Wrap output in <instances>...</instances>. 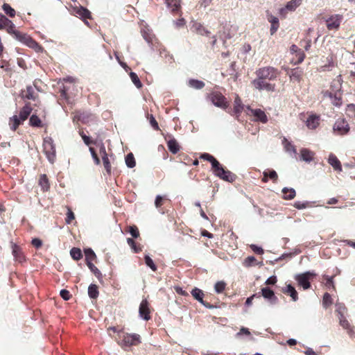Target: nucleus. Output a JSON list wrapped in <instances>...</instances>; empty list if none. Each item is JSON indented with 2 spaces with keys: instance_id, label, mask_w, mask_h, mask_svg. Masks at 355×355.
<instances>
[{
  "instance_id": "f8f14e48",
  "label": "nucleus",
  "mask_w": 355,
  "mask_h": 355,
  "mask_svg": "<svg viewBox=\"0 0 355 355\" xmlns=\"http://www.w3.org/2000/svg\"><path fill=\"white\" fill-rule=\"evenodd\" d=\"M343 17L339 15H336L329 17L327 21V27L329 30L337 29L341 23Z\"/></svg>"
},
{
  "instance_id": "b1692460",
  "label": "nucleus",
  "mask_w": 355,
  "mask_h": 355,
  "mask_svg": "<svg viewBox=\"0 0 355 355\" xmlns=\"http://www.w3.org/2000/svg\"><path fill=\"white\" fill-rule=\"evenodd\" d=\"M282 144L284 145V149L287 153H290L291 155H293L295 157L296 156V148L291 141H288L287 139L284 137L282 140Z\"/></svg>"
},
{
  "instance_id": "f3484780",
  "label": "nucleus",
  "mask_w": 355,
  "mask_h": 355,
  "mask_svg": "<svg viewBox=\"0 0 355 355\" xmlns=\"http://www.w3.org/2000/svg\"><path fill=\"white\" fill-rule=\"evenodd\" d=\"M248 109L250 110L252 114L255 117V120L257 121L261 122L263 123H266L268 121V117L264 111L261 109H250V107H248Z\"/></svg>"
},
{
  "instance_id": "1a4fd4ad",
  "label": "nucleus",
  "mask_w": 355,
  "mask_h": 355,
  "mask_svg": "<svg viewBox=\"0 0 355 355\" xmlns=\"http://www.w3.org/2000/svg\"><path fill=\"white\" fill-rule=\"evenodd\" d=\"M260 296L267 300L271 304H276L278 302V298L275 292L269 287H263L261 289Z\"/></svg>"
},
{
  "instance_id": "473e14b6",
  "label": "nucleus",
  "mask_w": 355,
  "mask_h": 355,
  "mask_svg": "<svg viewBox=\"0 0 355 355\" xmlns=\"http://www.w3.org/2000/svg\"><path fill=\"white\" fill-rule=\"evenodd\" d=\"M125 164L128 168H132L136 165L135 157L132 153H129L125 157Z\"/></svg>"
},
{
  "instance_id": "49530a36",
  "label": "nucleus",
  "mask_w": 355,
  "mask_h": 355,
  "mask_svg": "<svg viewBox=\"0 0 355 355\" xmlns=\"http://www.w3.org/2000/svg\"><path fill=\"white\" fill-rule=\"evenodd\" d=\"M332 304V298L329 293H325L322 298V305L324 308H327Z\"/></svg>"
},
{
  "instance_id": "c85d7f7f",
  "label": "nucleus",
  "mask_w": 355,
  "mask_h": 355,
  "mask_svg": "<svg viewBox=\"0 0 355 355\" xmlns=\"http://www.w3.org/2000/svg\"><path fill=\"white\" fill-rule=\"evenodd\" d=\"M87 292H88V295L89 297V298H91L92 300H95L98 297V295H99L98 288L97 285H96L94 284H91L88 286Z\"/></svg>"
},
{
  "instance_id": "72a5a7b5",
  "label": "nucleus",
  "mask_w": 355,
  "mask_h": 355,
  "mask_svg": "<svg viewBox=\"0 0 355 355\" xmlns=\"http://www.w3.org/2000/svg\"><path fill=\"white\" fill-rule=\"evenodd\" d=\"M39 184L40 185L43 191H47L49 189L50 185L46 175L42 174L40 175L39 180Z\"/></svg>"
},
{
  "instance_id": "f03ea898",
  "label": "nucleus",
  "mask_w": 355,
  "mask_h": 355,
  "mask_svg": "<svg viewBox=\"0 0 355 355\" xmlns=\"http://www.w3.org/2000/svg\"><path fill=\"white\" fill-rule=\"evenodd\" d=\"M315 277L316 273L314 271L309 270L295 275V279L298 286L303 288L304 290H307L311 287L310 280Z\"/></svg>"
},
{
  "instance_id": "0eeeda50",
  "label": "nucleus",
  "mask_w": 355,
  "mask_h": 355,
  "mask_svg": "<svg viewBox=\"0 0 355 355\" xmlns=\"http://www.w3.org/2000/svg\"><path fill=\"white\" fill-rule=\"evenodd\" d=\"M141 343L140 336L137 334H126L121 340V345L130 347L137 345Z\"/></svg>"
},
{
  "instance_id": "dca6fc26",
  "label": "nucleus",
  "mask_w": 355,
  "mask_h": 355,
  "mask_svg": "<svg viewBox=\"0 0 355 355\" xmlns=\"http://www.w3.org/2000/svg\"><path fill=\"white\" fill-rule=\"evenodd\" d=\"M12 254L15 261L22 263L25 261V257L22 252L21 248L16 243H12Z\"/></svg>"
},
{
  "instance_id": "9d476101",
  "label": "nucleus",
  "mask_w": 355,
  "mask_h": 355,
  "mask_svg": "<svg viewBox=\"0 0 355 355\" xmlns=\"http://www.w3.org/2000/svg\"><path fill=\"white\" fill-rule=\"evenodd\" d=\"M139 317L144 320H149L150 319V309L148 307V302L147 300H143L139 308Z\"/></svg>"
},
{
  "instance_id": "f257e3e1",
  "label": "nucleus",
  "mask_w": 355,
  "mask_h": 355,
  "mask_svg": "<svg viewBox=\"0 0 355 355\" xmlns=\"http://www.w3.org/2000/svg\"><path fill=\"white\" fill-rule=\"evenodd\" d=\"M212 173L217 178L227 182H233L236 179V175L229 170H226L223 165L218 162L215 166L211 168Z\"/></svg>"
},
{
  "instance_id": "ddd939ff",
  "label": "nucleus",
  "mask_w": 355,
  "mask_h": 355,
  "mask_svg": "<svg viewBox=\"0 0 355 355\" xmlns=\"http://www.w3.org/2000/svg\"><path fill=\"white\" fill-rule=\"evenodd\" d=\"M190 26L191 31L196 33L197 34L209 36L211 33L209 31L206 29L200 23L197 21H191Z\"/></svg>"
},
{
  "instance_id": "c9c22d12",
  "label": "nucleus",
  "mask_w": 355,
  "mask_h": 355,
  "mask_svg": "<svg viewBox=\"0 0 355 355\" xmlns=\"http://www.w3.org/2000/svg\"><path fill=\"white\" fill-rule=\"evenodd\" d=\"M243 109V105L239 97H236L234 100V113L239 115Z\"/></svg>"
},
{
  "instance_id": "c03bdc74",
  "label": "nucleus",
  "mask_w": 355,
  "mask_h": 355,
  "mask_svg": "<svg viewBox=\"0 0 355 355\" xmlns=\"http://www.w3.org/2000/svg\"><path fill=\"white\" fill-rule=\"evenodd\" d=\"M145 264L149 267L153 271H156L157 268L153 260L149 256V254H145L144 256Z\"/></svg>"
},
{
  "instance_id": "f704fd0d",
  "label": "nucleus",
  "mask_w": 355,
  "mask_h": 355,
  "mask_svg": "<svg viewBox=\"0 0 355 355\" xmlns=\"http://www.w3.org/2000/svg\"><path fill=\"white\" fill-rule=\"evenodd\" d=\"M200 157L204 160L209 162L211 165V168L215 166V164L219 162L213 155L207 153H202Z\"/></svg>"
},
{
  "instance_id": "5701e85b",
  "label": "nucleus",
  "mask_w": 355,
  "mask_h": 355,
  "mask_svg": "<svg viewBox=\"0 0 355 355\" xmlns=\"http://www.w3.org/2000/svg\"><path fill=\"white\" fill-rule=\"evenodd\" d=\"M167 146L168 150L174 155L178 153L180 150V145L177 140L173 137L167 141Z\"/></svg>"
},
{
  "instance_id": "39448f33",
  "label": "nucleus",
  "mask_w": 355,
  "mask_h": 355,
  "mask_svg": "<svg viewBox=\"0 0 355 355\" xmlns=\"http://www.w3.org/2000/svg\"><path fill=\"white\" fill-rule=\"evenodd\" d=\"M209 100L216 107L223 109H225L227 107L225 97L220 92H212L210 94Z\"/></svg>"
},
{
  "instance_id": "13d9d810",
  "label": "nucleus",
  "mask_w": 355,
  "mask_h": 355,
  "mask_svg": "<svg viewBox=\"0 0 355 355\" xmlns=\"http://www.w3.org/2000/svg\"><path fill=\"white\" fill-rule=\"evenodd\" d=\"M148 119L151 127L155 130H159L158 123L157 122L153 114L148 115Z\"/></svg>"
},
{
  "instance_id": "a878e982",
  "label": "nucleus",
  "mask_w": 355,
  "mask_h": 355,
  "mask_svg": "<svg viewBox=\"0 0 355 355\" xmlns=\"http://www.w3.org/2000/svg\"><path fill=\"white\" fill-rule=\"evenodd\" d=\"M319 124V117L315 115L309 116L306 121V126L310 129H315Z\"/></svg>"
},
{
  "instance_id": "bf43d9fd",
  "label": "nucleus",
  "mask_w": 355,
  "mask_h": 355,
  "mask_svg": "<svg viewBox=\"0 0 355 355\" xmlns=\"http://www.w3.org/2000/svg\"><path fill=\"white\" fill-rule=\"evenodd\" d=\"M89 152L91 153V155L92 157V159H93L94 163L96 165L100 164V163H101L100 159H99L96 150H94V148L92 147H89Z\"/></svg>"
},
{
  "instance_id": "4be33fe9",
  "label": "nucleus",
  "mask_w": 355,
  "mask_h": 355,
  "mask_svg": "<svg viewBox=\"0 0 355 355\" xmlns=\"http://www.w3.org/2000/svg\"><path fill=\"white\" fill-rule=\"evenodd\" d=\"M328 163L336 170V171H342V166H341V163L339 161V159L337 158V157L333 154V153H331L329 155V158H328Z\"/></svg>"
},
{
  "instance_id": "7ed1b4c3",
  "label": "nucleus",
  "mask_w": 355,
  "mask_h": 355,
  "mask_svg": "<svg viewBox=\"0 0 355 355\" xmlns=\"http://www.w3.org/2000/svg\"><path fill=\"white\" fill-rule=\"evenodd\" d=\"M43 148L47 159L53 164L55 159V146L51 137L44 139Z\"/></svg>"
},
{
  "instance_id": "7c9ffc66",
  "label": "nucleus",
  "mask_w": 355,
  "mask_h": 355,
  "mask_svg": "<svg viewBox=\"0 0 355 355\" xmlns=\"http://www.w3.org/2000/svg\"><path fill=\"white\" fill-rule=\"evenodd\" d=\"M86 264L91 272H93L99 282H101L103 280V275L101 272L92 263V261H88Z\"/></svg>"
},
{
  "instance_id": "79ce46f5",
  "label": "nucleus",
  "mask_w": 355,
  "mask_h": 355,
  "mask_svg": "<svg viewBox=\"0 0 355 355\" xmlns=\"http://www.w3.org/2000/svg\"><path fill=\"white\" fill-rule=\"evenodd\" d=\"M263 176H268V178L271 179L273 182H277L278 175L277 172L273 169H268L263 171Z\"/></svg>"
},
{
  "instance_id": "4468645a",
  "label": "nucleus",
  "mask_w": 355,
  "mask_h": 355,
  "mask_svg": "<svg viewBox=\"0 0 355 355\" xmlns=\"http://www.w3.org/2000/svg\"><path fill=\"white\" fill-rule=\"evenodd\" d=\"M0 20L4 21V28L7 26V32L10 35H15L19 31L15 29V24L2 13H0Z\"/></svg>"
},
{
  "instance_id": "e433bc0d",
  "label": "nucleus",
  "mask_w": 355,
  "mask_h": 355,
  "mask_svg": "<svg viewBox=\"0 0 355 355\" xmlns=\"http://www.w3.org/2000/svg\"><path fill=\"white\" fill-rule=\"evenodd\" d=\"M129 75H130V78L132 82L135 85V87L137 89L141 88L143 85H142L139 76H137V74L133 71H130Z\"/></svg>"
},
{
  "instance_id": "393cba45",
  "label": "nucleus",
  "mask_w": 355,
  "mask_h": 355,
  "mask_svg": "<svg viewBox=\"0 0 355 355\" xmlns=\"http://www.w3.org/2000/svg\"><path fill=\"white\" fill-rule=\"evenodd\" d=\"M339 324L344 329L347 330V334L350 336H352L355 334L353 327L350 325L346 318H340L339 320Z\"/></svg>"
},
{
  "instance_id": "8fccbe9b",
  "label": "nucleus",
  "mask_w": 355,
  "mask_h": 355,
  "mask_svg": "<svg viewBox=\"0 0 355 355\" xmlns=\"http://www.w3.org/2000/svg\"><path fill=\"white\" fill-rule=\"evenodd\" d=\"M28 46L29 48L34 49L37 53L42 52L44 50L43 47L41 45H40L36 41H35L33 39Z\"/></svg>"
},
{
  "instance_id": "603ef678",
  "label": "nucleus",
  "mask_w": 355,
  "mask_h": 355,
  "mask_svg": "<svg viewBox=\"0 0 355 355\" xmlns=\"http://www.w3.org/2000/svg\"><path fill=\"white\" fill-rule=\"evenodd\" d=\"M225 283L223 281L218 282L214 285L215 292L217 293H222L225 288Z\"/></svg>"
},
{
  "instance_id": "0e129e2a",
  "label": "nucleus",
  "mask_w": 355,
  "mask_h": 355,
  "mask_svg": "<svg viewBox=\"0 0 355 355\" xmlns=\"http://www.w3.org/2000/svg\"><path fill=\"white\" fill-rule=\"evenodd\" d=\"M251 250L257 254H263V250L261 247L258 246L255 244H251L250 245Z\"/></svg>"
},
{
  "instance_id": "de8ad7c7",
  "label": "nucleus",
  "mask_w": 355,
  "mask_h": 355,
  "mask_svg": "<svg viewBox=\"0 0 355 355\" xmlns=\"http://www.w3.org/2000/svg\"><path fill=\"white\" fill-rule=\"evenodd\" d=\"M10 121H13L12 124H10V129L15 131L21 123V119L17 115H14L10 118Z\"/></svg>"
},
{
  "instance_id": "4c0bfd02",
  "label": "nucleus",
  "mask_w": 355,
  "mask_h": 355,
  "mask_svg": "<svg viewBox=\"0 0 355 355\" xmlns=\"http://www.w3.org/2000/svg\"><path fill=\"white\" fill-rule=\"evenodd\" d=\"M340 88L338 89L337 92H336L334 93V96L333 97V98H331V103L335 105L336 107H340L342 105V98H341V94H338V92H340Z\"/></svg>"
},
{
  "instance_id": "a211bd4d",
  "label": "nucleus",
  "mask_w": 355,
  "mask_h": 355,
  "mask_svg": "<svg viewBox=\"0 0 355 355\" xmlns=\"http://www.w3.org/2000/svg\"><path fill=\"white\" fill-rule=\"evenodd\" d=\"M282 292L291 296L293 302L298 300V293L295 288L291 284H288L285 287L282 288Z\"/></svg>"
},
{
  "instance_id": "3c124183",
  "label": "nucleus",
  "mask_w": 355,
  "mask_h": 355,
  "mask_svg": "<svg viewBox=\"0 0 355 355\" xmlns=\"http://www.w3.org/2000/svg\"><path fill=\"white\" fill-rule=\"evenodd\" d=\"M324 278L326 280L325 286L328 288H335L334 282V276L324 275Z\"/></svg>"
},
{
  "instance_id": "2eb2a0df",
  "label": "nucleus",
  "mask_w": 355,
  "mask_h": 355,
  "mask_svg": "<svg viewBox=\"0 0 355 355\" xmlns=\"http://www.w3.org/2000/svg\"><path fill=\"white\" fill-rule=\"evenodd\" d=\"M266 17L268 21L271 24L270 34H275L279 26V19L277 17L272 15L269 11L266 12Z\"/></svg>"
},
{
  "instance_id": "09e8293b",
  "label": "nucleus",
  "mask_w": 355,
  "mask_h": 355,
  "mask_svg": "<svg viewBox=\"0 0 355 355\" xmlns=\"http://www.w3.org/2000/svg\"><path fill=\"white\" fill-rule=\"evenodd\" d=\"M127 243L131 248V249L134 251V252L137 253L141 250V248L138 247L135 243V241L132 238L127 239Z\"/></svg>"
},
{
  "instance_id": "338daca9",
  "label": "nucleus",
  "mask_w": 355,
  "mask_h": 355,
  "mask_svg": "<svg viewBox=\"0 0 355 355\" xmlns=\"http://www.w3.org/2000/svg\"><path fill=\"white\" fill-rule=\"evenodd\" d=\"M80 135L81 136L84 143L89 146L92 144L91 138L89 136H87L85 134H84L83 132H80Z\"/></svg>"
},
{
  "instance_id": "58836bf2",
  "label": "nucleus",
  "mask_w": 355,
  "mask_h": 355,
  "mask_svg": "<svg viewBox=\"0 0 355 355\" xmlns=\"http://www.w3.org/2000/svg\"><path fill=\"white\" fill-rule=\"evenodd\" d=\"M84 252H85V255L86 263H87L88 261H92L93 259H94L96 257L95 252L90 248L84 249Z\"/></svg>"
},
{
  "instance_id": "20e7f679",
  "label": "nucleus",
  "mask_w": 355,
  "mask_h": 355,
  "mask_svg": "<svg viewBox=\"0 0 355 355\" xmlns=\"http://www.w3.org/2000/svg\"><path fill=\"white\" fill-rule=\"evenodd\" d=\"M256 75L260 79L274 80L277 77V69L272 67L259 68L256 71Z\"/></svg>"
},
{
  "instance_id": "ea45409f",
  "label": "nucleus",
  "mask_w": 355,
  "mask_h": 355,
  "mask_svg": "<svg viewBox=\"0 0 355 355\" xmlns=\"http://www.w3.org/2000/svg\"><path fill=\"white\" fill-rule=\"evenodd\" d=\"M2 9L4 12L10 17H14L16 15L15 10L8 3H4L2 5Z\"/></svg>"
},
{
  "instance_id": "6ab92c4d",
  "label": "nucleus",
  "mask_w": 355,
  "mask_h": 355,
  "mask_svg": "<svg viewBox=\"0 0 355 355\" xmlns=\"http://www.w3.org/2000/svg\"><path fill=\"white\" fill-rule=\"evenodd\" d=\"M14 38L18 42H21V44L27 46L33 40V38L29 35L21 33L19 31L16 33L15 35L14 36Z\"/></svg>"
},
{
  "instance_id": "a18cd8bd",
  "label": "nucleus",
  "mask_w": 355,
  "mask_h": 355,
  "mask_svg": "<svg viewBox=\"0 0 355 355\" xmlns=\"http://www.w3.org/2000/svg\"><path fill=\"white\" fill-rule=\"evenodd\" d=\"M34 89L31 85H28L26 87V90L25 94H23V98L28 100H34L35 97L33 96Z\"/></svg>"
},
{
  "instance_id": "774afa93",
  "label": "nucleus",
  "mask_w": 355,
  "mask_h": 355,
  "mask_svg": "<svg viewBox=\"0 0 355 355\" xmlns=\"http://www.w3.org/2000/svg\"><path fill=\"white\" fill-rule=\"evenodd\" d=\"M277 277L275 275H272L266 279L265 284L267 285H275L277 283Z\"/></svg>"
},
{
  "instance_id": "864d4df0",
  "label": "nucleus",
  "mask_w": 355,
  "mask_h": 355,
  "mask_svg": "<svg viewBox=\"0 0 355 355\" xmlns=\"http://www.w3.org/2000/svg\"><path fill=\"white\" fill-rule=\"evenodd\" d=\"M299 5H300V3L298 1H297V0H291L286 3L285 8L286 10L293 11V10H295V8Z\"/></svg>"
},
{
  "instance_id": "a19ab883",
  "label": "nucleus",
  "mask_w": 355,
  "mask_h": 355,
  "mask_svg": "<svg viewBox=\"0 0 355 355\" xmlns=\"http://www.w3.org/2000/svg\"><path fill=\"white\" fill-rule=\"evenodd\" d=\"M70 255L76 261L80 260L83 257L82 251L80 248H73L70 250Z\"/></svg>"
},
{
  "instance_id": "6e6d98bb",
  "label": "nucleus",
  "mask_w": 355,
  "mask_h": 355,
  "mask_svg": "<svg viewBox=\"0 0 355 355\" xmlns=\"http://www.w3.org/2000/svg\"><path fill=\"white\" fill-rule=\"evenodd\" d=\"M102 161L107 173H111V164L107 155L103 156Z\"/></svg>"
},
{
  "instance_id": "bb28decb",
  "label": "nucleus",
  "mask_w": 355,
  "mask_h": 355,
  "mask_svg": "<svg viewBox=\"0 0 355 355\" xmlns=\"http://www.w3.org/2000/svg\"><path fill=\"white\" fill-rule=\"evenodd\" d=\"M283 198L291 200L293 199L296 195V191L293 188L284 187L282 189Z\"/></svg>"
},
{
  "instance_id": "423d86ee",
  "label": "nucleus",
  "mask_w": 355,
  "mask_h": 355,
  "mask_svg": "<svg viewBox=\"0 0 355 355\" xmlns=\"http://www.w3.org/2000/svg\"><path fill=\"white\" fill-rule=\"evenodd\" d=\"M266 80H267L260 79V78L257 77L252 81V84L259 91L266 90L268 92H273L275 90V85L271 84Z\"/></svg>"
},
{
  "instance_id": "052dcab7",
  "label": "nucleus",
  "mask_w": 355,
  "mask_h": 355,
  "mask_svg": "<svg viewBox=\"0 0 355 355\" xmlns=\"http://www.w3.org/2000/svg\"><path fill=\"white\" fill-rule=\"evenodd\" d=\"M128 232L131 234V236L135 238V239H137V237L139 236V230L138 228L133 225V226H130L129 227V230H128Z\"/></svg>"
},
{
  "instance_id": "680f3d73",
  "label": "nucleus",
  "mask_w": 355,
  "mask_h": 355,
  "mask_svg": "<svg viewBox=\"0 0 355 355\" xmlns=\"http://www.w3.org/2000/svg\"><path fill=\"white\" fill-rule=\"evenodd\" d=\"M60 295L64 300H69L70 297H71V295L70 294L69 291L67 289H62L60 291Z\"/></svg>"
},
{
  "instance_id": "5fc2aeb1",
  "label": "nucleus",
  "mask_w": 355,
  "mask_h": 355,
  "mask_svg": "<svg viewBox=\"0 0 355 355\" xmlns=\"http://www.w3.org/2000/svg\"><path fill=\"white\" fill-rule=\"evenodd\" d=\"M309 204V201H295L293 204V207L297 209H303L308 207Z\"/></svg>"
},
{
  "instance_id": "69168bd1",
  "label": "nucleus",
  "mask_w": 355,
  "mask_h": 355,
  "mask_svg": "<svg viewBox=\"0 0 355 355\" xmlns=\"http://www.w3.org/2000/svg\"><path fill=\"white\" fill-rule=\"evenodd\" d=\"M32 245L36 248H40L42 245V241L39 238H34L31 241Z\"/></svg>"
},
{
  "instance_id": "4d7b16f0",
  "label": "nucleus",
  "mask_w": 355,
  "mask_h": 355,
  "mask_svg": "<svg viewBox=\"0 0 355 355\" xmlns=\"http://www.w3.org/2000/svg\"><path fill=\"white\" fill-rule=\"evenodd\" d=\"M257 259L254 256H249L243 262V264L246 267H250L256 263Z\"/></svg>"
},
{
  "instance_id": "2f4dec72",
  "label": "nucleus",
  "mask_w": 355,
  "mask_h": 355,
  "mask_svg": "<svg viewBox=\"0 0 355 355\" xmlns=\"http://www.w3.org/2000/svg\"><path fill=\"white\" fill-rule=\"evenodd\" d=\"M188 85L190 87L194 88L196 89H201L205 87V83L202 80H196V79H190L188 82Z\"/></svg>"
},
{
  "instance_id": "9b49d317",
  "label": "nucleus",
  "mask_w": 355,
  "mask_h": 355,
  "mask_svg": "<svg viewBox=\"0 0 355 355\" xmlns=\"http://www.w3.org/2000/svg\"><path fill=\"white\" fill-rule=\"evenodd\" d=\"M72 9L73 12L79 16L80 19L81 20H84L85 19H91L92 18V14L91 12L86 8L85 7L79 5L75 6L72 7Z\"/></svg>"
},
{
  "instance_id": "e2e57ef3",
  "label": "nucleus",
  "mask_w": 355,
  "mask_h": 355,
  "mask_svg": "<svg viewBox=\"0 0 355 355\" xmlns=\"http://www.w3.org/2000/svg\"><path fill=\"white\" fill-rule=\"evenodd\" d=\"M75 218V215L71 209H68L67 213V217L65 218V222L67 224H70L71 220Z\"/></svg>"
},
{
  "instance_id": "cd10ccee",
  "label": "nucleus",
  "mask_w": 355,
  "mask_h": 355,
  "mask_svg": "<svg viewBox=\"0 0 355 355\" xmlns=\"http://www.w3.org/2000/svg\"><path fill=\"white\" fill-rule=\"evenodd\" d=\"M32 108L31 106L26 105H24L19 112V117L21 121H24L28 116L31 114Z\"/></svg>"
},
{
  "instance_id": "412c9836",
  "label": "nucleus",
  "mask_w": 355,
  "mask_h": 355,
  "mask_svg": "<svg viewBox=\"0 0 355 355\" xmlns=\"http://www.w3.org/2000/svg\"><path fill=\"white\" fill-rule=\"evenodd\" d=\"M314 153L308 148H303L300 150V159L309 163L313 159Z\"/></svg>"
},
{
  "instance_id": "6e6552de",
  "label": "nucleus",
  "mask_w": 355,
  "mask_h": 355,
  "mask_svg": "<svg viewBox=\"0 0 355 355\" xmlns=\"http://www.w3.org/2000/svg\"><path fill=\"white\" fill-rule=\"evenodd\" d=\"M349 129L348 123L344 119L336 120L333 126L334 131L340 135H347Z\"/></svg>"
},
{
  "instance_id": "c756f323",
  "label": "nucleus",
  "mask_w": 355,
  "mask_h": 355,
  "mask_svg": "<svg viewBox=\"0 0 355 355\" xmlns=\"http://www.w3.org/2000/svg\"><path fill=\"white\" fill-rule=\"evenodd\" d=\"M191 294L194 297V299L199 302L200 304L203 302V297L205 295L201 289L195 287L191 290Z\"/></svg>"
},
{
  "instance_id": "37998d69",
  "label": "nucleus",
  "mask_w": 355,
  "mask_h": 355,
  "mask_svg": "<svg viewBox=\"0 0 355 355\" xmlns=\"http://www.w3.org/2000/svg\"><path fill=\"white\" fill-rule=\"evenodd\" d=\"M29 124L33 127H41L42 121L41 119L36 115L33 114L29 119Z\"/></svg>"
},
{
  "instance_id": "aec40b11",
  "label": "nucleus",
  "mask_w": 355,
  "mask_h": 355,
  "mask_svg": "<svg viewBox=\"0 0 355 355\" xmlns=\"http://www.w3.org/2000/svg\"><path fill=\"white\" fill-rule=\"evenodd\" d=\"M303 74V70L300 67L292 69L288 73L291 81L300 83L301 80L302 76Z\"/></svg>"
}]
</instances>
